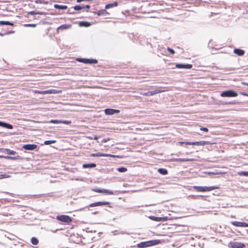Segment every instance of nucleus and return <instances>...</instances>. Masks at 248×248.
<instances>
[{"instance_id": "f257e3e1", "label": "nucleus", "mask_w": 248, "mask_h": 248, "mask_svg": "<svg viewBox=\"0 0 248 248\" xmlns=\"http://www.w3.org/2000/svg\"><path fill=\"white\" fill-rule=\"evenodd\" d=\"M161 243V240L159 239L151 240L141 242L137 244V247L139 248H145L157 245Z\"/></svg>"}, {"instance_id": "f03ea898", "label": "nucleus", "mask_w": 248, "mask_h": 248, "mask_svg": "<svg viewBox=\"0 0 248 248\" xmlns=\"http://www.w3.org/2000/svg\"><path fill=\"white\" fill-rule=\"evenodd\" d=\"M166 156H164V158H158L159 160L164 162H169V161H176L179 162H184L186 161H192L194 160H196V159L192 158H166Z\"/></svg>"}, {"instance_id": "7ed1b4c3", "label": "nucleus", "mask_w": 248, "mask_h": 248, "mask_svg": "<svg viewBox=\"0 0 248 248\" xmlns=\"http://www.w3.org/2000/svg\"><path fill=\"white\" fill-rule=\"evenodd\" d=\"M180 144H186L187 145H196V146H204L205 145H209L211 144L210 141H199L196 142H178Z\"/></svg>"}, {"instance_id": "20e7f679", "label": "nucleus", "mask_w": 248, "mask_h": 248, "mask_svg": "<svg viewBox=\"0 0 248 248\" xmlns=\"http://www.w3.org/2000/svg\"><path fill=\"white\" fill-rule=\"evenodd\" d=\"M193 188L197 191L199 192H206V191H210L216 188H217V187L215 186H194Z\"/></svg>"}, {"instance_id": "39448f33", "label": "nucleus", "mask_w": 248, "mask_h": 248, "mask_svg": "<svg viewBox=\"0 0 248 248\" xmlns=\"http://www.w3.org/2000/svg\"><path fill=\"white\" fill-rule=\"evenodd\" d=\"M56 219L65 223H69L72 220V218L70 216L65 215H58L56 217Z\"/></svg>"}, {"instance_id": "423d86ee", "label": "nucleus", "mask_w": 248, "mask_h": 248, "mask_svg": "<svg viewBox=\"0 0 248 248\" xmlns=\"http://www.w3.org/2000/svg\"><path fill=\"white\" fill-rule=\"evenodd\" d=\"M61 91H59L55 89H51L46 91H38L36 90L34 91V93L41 94H56L61 93Z\"/></svg>"}, {"instance_id": "0eeeda50", "label": "nucleus", "mask_w": 248, "mask_h": 248, "mask_svg": "<svg viewBox=\"0 0 248 248\" xmlns=\"http://www.w3.org/2000/svg\"><path fill=\"white\" fill-rule=\"evenodd\" d=\"M229 246L231 248H243L246 245L244 243L238 242H230Z\"/></svg>"}, {"instance_id": "6e6552de", "label": "nucleus", "mask_w": 248, "mask_h": 248, "mask_svg": "<svg viewBox=\"0 0 248 248\" xmlns=\"http://www.w3.org/2000/svg\"><path fill=\"white\" fill-rule=\"evenodd\" d=\"M221 96L222 97H235L237 96V93L233 91L228 90L223 92L221 93Z\"/></svg>"}, {"instance_id": "1a4fd4ad", "label": "nucleus", "mask_w": 248, "mask_h": 248, "mask_svg": "<svg viewBox=\"0 0 248 248\" xmlns=\"http://www.w3.org/2000/svg\"><path fill=\"white\" fill-rule=\"evenodd\" d=\"M110 203L108 202H97L93 203H92L88 207H93L95 206H103V205H109Z\"/></svg>"}, {"instance_id": "9d476101", "label": "nucleus", "mask_w": 248, "mask_h": 248, "mask_svg": "<svg viewBox=\"0 0 248 248\" xmlns=\"http://www.w3.org/2000/svg\"><path fill=\"white\" fill-rule=\"evenodd\" d=\"M231 224L236 227H248V223L244 222H239L237 221H232Z\"/></svg>"}, {"instance_id": "9b49d317", "label": "nucleus", "mask_w": 248, "mask_h": 248, "mask_svg": "<svg viewBox=\"0 0 248 248\" xmlns=\"http://www.w3.org/2000/svg\"><path fill=\"white\" fill-rule=\"evenodd\" d=\"M15 152L14 151H11L7 149H0V155H14Z\"/></svg>"}, {"instance_id": "f8f14e48", "label": "nucleus", "mask_w": 248, "mask_h": 248, "mask_svg": "<svg viewBox=\"0 0 248 248\" xmlns=\"http://www.w3.org/2000/svg\"><path fill=\"white\" fill-rule=\"evenodd\" d=\"M105 113L106 115H111L114 114L115 113H119L120 112V110L118 109H114L112 108H106L104 110Z\"/></svg>"}, {"instance_id": "ddd939ff", "label": "nucleus", "mask_w": 248, "mask_h": 248, "mask_svg": "<svg viewBox=\"0 0 248 248\" xmlns=\"http://www.w3.org/2000/svg\"><path fill=\"white\" fill-rule=\"evenodd\" d=\"M162 92L160 90H155V91H149L148 92H145V93H140V94L143 95V96H152V95H155L156 93H160Z\"/></svg>"}, {"instance_id": "4468645a", "label": "nucleus", "mask_w": 248, "mask_h": 248, "mask_svg": "<svg viewBox=\"0 0 248 248\" xmlns=\"http://www.w3.org/2000/svg\"><path fill=\"white\" fill-rule=\"evenodd\" d=\"M50 123L53 124H71V121L67 120H50Z\"/></svg>"}, {"instance_id": "2eb2a0df", "label": "nucleus", "mask_w": 248, "mask_h": 248, "mask_svg": "<svg viewBox=\"0 0 248 248\" xmlns=\"http://www.w3.org/2000/svg\"><path fill=\"white\" fill-rule=\"evenodd\" d=\"M37 145L35 144H26L23 146V148L27 150H33L36 149Z\"/></svg>"}, {"instance_id": "dca6fc26", "label": "nucleus", "mask_w": 248, "mask_h": 248, "mask_svg": "<svg viewBox=\"0 0 248 248\" xmlns=\"http://www.w3.org/2000/svg\"><path fill=\"white\" fill-rule=\"evenodd\" d=\"M175 67L178 68L190 69L192 67V65L190 64H176Z\"/></svg>"}, {"instance_id": "f3484780", "label": "nucleus", "mask_w": 248, "mask_h": 248, "mask_svg": "<svg viewBox=\"0 0 248 248\" xmlns=\"http://www.w3.org/2000/svg\"><path fill=\"white\" fill-rule=\"evenodd\" d=\"M0 157H3L7 159L17 160L21 159L20 156H0Z\"/></svg>"}, {"instance_id": "a211bd4d", "label": "nucleus", "mask_w": 248, "mask_h": 248, "mask_svg": "<svg viewBox=\"0 0 248 248\" xmlns=\"http://www.w3.org/2000/svg\"><path fill=\"white\" fill-rule=\"evenodd\" d=\"M96 166V164L94 163H86L82 165V168L83 169L93 168Z\"/></svg>"}, {"instance_id": "6ab92c4d", "label": "nucleus", "mask_w": 248, "mask_h": 248, "mask_svg": "<svg viewBox=\"0 0 248 248\" xmlns=\"http://www.w3.org/2000/svg\"><path fill=\"white\" fill-rule=\"evenodd\" d=\"M204 173L209 175H219L226 173L225 172L218 171L217 170H215L214 171H205Z\"/></svg>"}, {"instance_id": "aec40b11", "label": "nucleus", "mask_w": 248, "mask_h": 248, "mask_svg": "<svg viewBox=\"0 0 248 248\" xmlns=\"http://www.w3.org/2000/svg\"><path fill=\"white\" fill-rule=\"evenodd\" d=\"M0 126L8 129H12L13 128L12 125L2 122H0Z\"/></svg>"}, {"instance_id": "412c9836", "label": "nucleus", "mask_w": 248, "mask_h": 248, "mask_svg": "<svg viewBox=\"0 0 248 248\" xmlns=\"http://www.w3.org/2000/svg\"><path fill=\"white\" fill-rule=\"evenodd\" d=\"M233 52L235 54L237 55L238 56H243L245 53L244 50L238 48L234 49Z\"/></svg>"}, {"instance_id": "4be33fe9", "label": "nucleus", "mask_w": 248, "mask_h": 248, "mask_svg": "<svg viewBox=\"0 0 248 248\" xmlns=\"http://www.w3.org/2000/svg\"><path fill=\"white\" fill-rule=\"evenodd\" d=\"M157 171L161 175H166L168 174V171L166 169L159 168Z\"/></svg>"}, {"instance_id": "5701e85b", "label": "nucleus", "mask_w": 248, "mask_h": 248, "mask_svg": "<svg viewBox=\"0 0 248 248\" xmlns=\"http://www.w3.org/2000/svg\"><path fill=\"white\" fill-rule=\"evenodd\" d=\"M54 7L56 9L62 10H65L67 8V6L66 5H61L57 4H54Z\"/></svg>"}, {"instance_id": "b1692460", "label": "nucleus", "mask_w": 248, "mask_h": 248, "mask_svg": "<svg viewBox=\"0 0 248 248\" xmlns=\"http://www.w3.org/2000/svg\"><path fill=\"white\" fill-rule=\"evenodd\" d=\"M149 218L152 220L156 221V222H160V217H155L154 216H150L149 217Z\"/></svg>"}, {"instance_id": "393cba45", "label": "nucleus", "mask_w": 248, "mask_h": 248, "mask_svg": "<svg viewBox=\"0 0 248 248\" xmlns=\"http://www.w3.org/2000/svg\"><path fill=\"white\" fill-rule=\"evenodd\" d=\"M31 243L32 244L34 245H37L39 243V240L37 238L35 237H32L31 239Z\"/></svg>"}, {"instance_id": "a878e982", "label": "nucleus", "mask_w": 248, "mask_h": 248, "mask_svg": "<svg viewBox=\"0 0 248 248\" xmlns=\"http://www.w3.org/2000/svg\"><path fill=\"white\" fill-rule=\"evenodd\" d=\"M0 25H10L14 26V24L9 21H0Z\"/></svg>"}, {"instance_id": "bb28decb", "label": "nucleus", "mask_w": 248, "mask_h": 248, "mask_svg": "<svg viewBox=\"0 0 248 248\" xmlns=\"http://www.w3.org/2000/svg\"><path fill=\"white\" fill-rule=\"evenodd\" d=\"M117 6H118V2H115L112 3L107 4L105 8H106V9H108V8H111V7H116Z\"/></svg>"}, {"instance_id": "cd10ccee", "label": "nucleus", "mask_w": 248, "mask_h": 248, "mask_svg": "<svg viewBox=\"0 0 248 248\" xmlns=\"http://www.w3.org/2000/svg\"><path fill=\"white\" fill-rule=\"evenodd\" d=\"M103 191H104V193H105V194H107L108 195L115 194V193L117 192V191L113 192V191H111V190H110L108 189H103Z\"/></svg>"}, {"instance_id": "c85d7f7f", "label": "nucleus", "mask_w": 248, "mask_h": 248, "mask_svg": "<svg viewBox=\"0 0 248 248\" xmlns=\"http://www.w3.org/2000/svg\"><path fill=\"white\" fill-rule=\"evenodd\" d=\"M71 27L70 25H67V24H63L60 26H59L58 28H57V30H65V29H67L69 28H70Z\"/></svg>"}, {"instance_id": "c756f323", "label": "nucleus", "mask_w": 248, "mask_h": 248, "mask_svg": "<svg viewBox=\"0 0 248 248\" xmlns=\"http://www.w3.org/2000/svg\"><path fill=\"white\" fill-rule=\"evenodd\" d=\"M238 175L240 176H248V171H241L238 172Z\"/></svg>"}, {"instance_id": "7c9ffc66", "label": "nucleus", "mask_w": 248, "mask_h": 248, "mask_svg": "<svg viewBox=\"0 0 248 248\" xmlns=\"http://www.w3.org/2000/svg\"><path fill=\"white\" fill-rule=\"evenodd\" d=\"M117 170L120 172H124L127 171V169L124 167H121L117 169Z\"/></svg>"}, {"instance_id": "2f4dec72", "label": "nucleus", "mask_w": 248, "mask_h": 248, "mask_svg": "<svg viewBox=\"0 0 248 248\" xmlns=\"http://www.w3.org/2000/svg\"><path fill=\"white\" fill-rule=\"evenodd\" d=\"M74 9L76 11H79L84 9V6L80 5H76L74 7Z\"/></svg>"}, {"instance_id": "473e14b6", "label": "nucleus", "mask_w": 248, "mask_h": 248, "mask_svg": "<svg viewBox=\"0 0 248 248\" xmlns=\"http://www.w3.org/2000/svg\"><path fill=\"white\" fill-rule=\"evenodd\" d=\"M97 63V61L95 59H88V61H86V63Z\"/></svg>"}, {"instance_id": "72a5a7b5", "label": "nucleus", "mask_w": 248, "mask_h": 248, "mask_svg": "<svg viewBox=\"0 0 248 248\" xmlns=\"http://www.w3.org/2000/svg\"><path fill=\"white\" fill-rule=\"evenodd\" d=\"M56 142V140H46V141H45L44 142V143L46 145H49V144H52V143H54Z\"/></svg>"}, {"instance_id": "f704fd0d", "label": "nucleus", "mask_w": 248, "mask_h": 248, "mask_svg": "<svg viewBox=\"0 0 248 248\" xmlns=\"http://www.w3.org/2000/svg\"><path fill=\"white\" fill-rule=\"evenodd\" d=\"M93 191L98 192V193H104L103 189H100V188H94L93 189Z\"/></svg>"}, {"instance_id": "c9c22d12", "label": "nucleus", "mask_w": 248, "mask_h": 248, "mask_svg": "<svg viewBox=\"0 0 248 248\" xmlns=\"http://www.w3.org/2000/svg\"><path fill=\"white\" fill-rule=\"evenodd\" d=\"M160 222H164L169 220V217L167 216L160 217Z\"/></svg>"}, {"instance_id": "e433bc0d", "label": "nucleus", "mask_w": 248, "mask_h": 248, "mask_svg": "<svg viewBox=\"0 0 248 248\" xmlns=\"http://www.w3.org/2000/svg\"><path fill=\"white\" fill-rule=\"evenodd\" d=\"M77 61L80 62H82L83 63H86V61H88V59H82V58H78Z\"/></svg>"}, {"instance_id": "4c0bfd02", "label": "nucleus", "mask_w": 248, "mask_h": 248, "mask_svg": "<svg viewBox=\"0 0 248 248\" xmlns=\"http://www.w3.org/2000/svg\"><path fill=\"white\" fill-rule=\"evenodd\" d=\"M10 176L9 175H7V174H0V179H3V178H8Z\"/></svg>"}, {"instance_id": "58836bf2", "label": "nucleus", "mask_w": 248, "mask_h": 248, "mask_svg": "<svg viewBox=\"0 0 248 248\" xmlns=\"http://www.w3.org/2000/svg\"><path fill=\"white\" fill-rule=\"evenodd\" d=\"M80 25H84L85 26H89V25H90V24L87 22H81L80 24Z\"/></svg>"}, {"instance_id": "ea45409f", "label": "nucleus", "mask_w": 248, "mask_h": 248, "mask_svg": "<svg viewBox=\"0 0 248 248\" xmlns=\"http://www.w3.org/2000/svg\"><path fill=\"white\" fill-rule=\"evenodd\" d=\"M24 26L25 27H35L36 26V25L34 24H25Z\"/></svg>"}, {"instance_id": "a19ab883", "label": "nucleus", "mask_w": 248, "mask_h": 248, "mask_svg": "<svg viewBox=\"0 0 248 248\" xmlns=\"http://www.w3.org/2000/svg\"><path fill=\"white\" fill-rule=\"evenodd\" d=\"M167 50H168L169 52H170L171 54H175V51L170 48V47H168L167 48Z\"/></svg>"}, {"instance_id": "79ce46f5", "label": "nucleus", "mask_w": 248, "mask_h": 248, "mask_svg": "<svg viewBox=\"0 0 248 248\" xmlns=\"http://www.w3.org/2000/svg\"><path fill=\"white\" fill-rule=\"evenodd\" d=\"M200 130H202V131H203L204 132H208V129L207 128L203 127H201L200 128Z\"/></svg>"}, {"instance_id": "37998d69", "label": "nucleus", "mask_w": 248, "mask_h": 248, "mask_svg": "<svg viewBox=\"0 0 248 248\" xmlns=\"http://www.w3.org/2000/svg\"><path fill=\"white\" fill-rule=\"evenodd\" d=\"M91 155H110V154H99V153H97V154H91Z\"/></svg>"}, {"instance_id": "c03bdc74", "label": "nucleus", "mask_w": 248, "mask_h": 248, "mask_svg": "<svg viewBox=\"0 0 248 248\" xmlns=\"http://www.w3.org/2000/svg\"><path fill=\"white\" fill-rule=\"evenodd\" d=\"M110 156L112 157H117V158H123L124 156L118 155V156Z\"/></svg>"}, {"instance_id": "a18cd8bd", "label": "nucleus", "mask_w": 248, "mask_h": 248, "mask_svg": "<svg viewBox=\"0 0 248 248\" xmlns=\"http://www.w3.org/2000/svg\"><path fill=\"white\" fill-rule=\"evenodd\" d=\"M234 103L233 102H225L224 103H223V104H226V105H228V104H233Z\"/></svg>"}, {"instance_id": "49530a36", "label": "nucleus", "mask_w": 248, "mask_h": 248, "mask_svg": "<svg viewBox=\"0 0 248 248\" xmlns=\"http://www.w3.org/2000/svg\"><path fill=\"white\" fill-rule=\"evenodd\" d=\"M30 13L31 15H36V12H35V11H31Z\"/></svg>"}, {"instance_id": "de8ad7c7", "label": "nucleus", "mask_w": 248, "mask_h": 248, "mask_svg": "<svg viewBox=\"0 0 248 248\" xmlns=\"http://www.w3.org/2000/svg\"><path fill=\"white\" fill-rule=\"evenodd\" d=\"M90 8V6L89 5H86L85 6H84V8H86L87 9H89Z\"/></svg>"}, {"instance_id": "09e8293b", "label": "nucleus", "mask_w": 248, "mask_h": 248, "mask_svg": "<svg viewBox=\"0 0 248 248\" xmlns=\"http://www.w3.org/2000/svg\"><path fill=\"white\" fill-rule=\"evenodd\" d=\"M36 14H38V15H44V14H45V13H43V12H36Z\"/></svg>"}, {"instance_id": "8fccbe9b", "label": "nucleus", "mask_w": 248, "mask_h": 248, "mask_svg": "<svg viewBox=\"0 0 248 248\" xmlns=\"http://www.w3.org/2000/svg\"><path fill=\"white\" fill-rule=\"evenodd\" d=\"M14 31H9V32H8L6 33V34H10V33H14Z\"/></svg>"}, {"instance_id": "3c124183", "label": "nucleus", "mask_w": 248, "mask_h": 248, "mask_svg": "<svg viewBox=\"0 0 248 248\" xmlns=\"http://www.w3.org/2000/svg\"><path fill=\"white\" fill-rule=\"evenodd\" d=\"M242 84H243V85H247L248 86V83H246V82H242Z\"/></svg>"}, {"instance_id": "603ef678", "label": "nucleus", "mask_w": 248, "mask_h": 248, "mask_svg": "<svg viewBox=\"0 0 248 248\" xmlns=\"http://www.w3.org/2000/svg\"><path fill=\"white\" fill-rule=\"evenodd\" d=\"M243 164L245 165H248V162H244Z\"/></svg>"}, {"instance_id": "864d4df0", "label": "nucleus", "mask_w": 248, "mask_h": 248, "mask_svg": "<svg viewBox=\"0 0 248 248\" xmlns=\"http://www.w3.org/2000/svg\"><path fill=\"white\" fill-rule=\"evenodd\" d=\"M83 1L82 0H77V2L78 3Z\"/></svg>"}, {"instance_id": "5fc2aeb1", "label": "nucleus", "mask_w": 248, "mask_h": 248, "mask_svg": "<svg viewBox=\"0 0 248 248\" xmlns=\"http://www.w3.org/2000/svg\"><path fill=\"white\" fill-rule=\"evenodd\" d=\"M98 137L95 136L94 137L93 139H94V140H97L98 139Z\"/></svg>"}, {"instance_id": "6e6d98bb", "label": "nucleus", "mask_w": 248, "mask_h": 248, "mask_svg": "<svg viewBox=\"0 0 248 248\" xmlns=\"http://www.w3.org/2000/svg\"><path fill=\"white\" fill-rule=\"evenodd\" d=\"M243 95H246V96H248V94H247V93H242Z\"/></svg>"}, {"instance_id": "4d7b16f0", "label": "nucleus", "mask_w": 248, "mask_h": 248, "mask_svg": "<svg viewBox=\"0 0 248 248\" xmlns=\"http://www.w3.org/2000/svg\"><path fill=\"white\" fill-rule=\"evenodd\" d=\"M3 35H4L3 34H2V33L0 32V36H3Z\"/></svg>"}, {"instance_id": "13d9d810", "label": "nucleus", "mask_w": 248, "mask_h": 248, "mask_svg": "<svg viewBox=\"0 0 248 248\" xmlns=\"http://www.w3.org/2000/svg\"><path fill=\"white\" fill-rule=\"evenodd\" d=\"M97 213V212H94L93 214H96Z\"/></svg>"}, {"instance_id": "bf43d9fd", "label": "nucleus", "mask_w": 248, "mask_h": 248, "mask_svg": "<svg viewBox=\"0 0 248 248\" xmlns=\"http://www.w3.org/2000/svg\"><path fill=\"white\" fill-rule=\"evenodd\" d=\"M103 141H104V142H106V141H107V140H103Z\"/></svg>"}]
</instances>
